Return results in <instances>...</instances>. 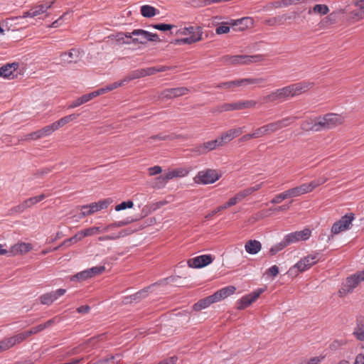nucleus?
Wrapping results in <instances>:
<instances>
[{"instance_id": "nucleus-1", "label": "nucleus", "mask_w": 364, "mask_h": 364, "mask_svg": "<svg viewBox=\"0 0 364 364\" xmlns=\"http://www.w3.org/2000/svg\"><path fill=\"white\" fill-rule=\"evenodd\" d=\"M264 58L262 55H225L222 58V61L227 65H249L254 63H258L264 60Z\"/></svg>"}, {"instance_id": "nucleus-2", "label": "nucleus", "mask_w": 364, "mask_h": 364, "mask_svg": "<svg viewBox=\"0 0 364 364\" xmlns=\"http://www.w3.org/2000/svg\"><path fill=\"white\" fill-rule=\"evenodd\" d=\"M345 121V117L336 113H328L323 117H318V124L320 126V130H329L333 129Z\"/></svg>"}, {"instance_id": "nucleus-3", "label": "nucleus", "mask_w": 364, "mask_h": 364, "mask_svg": "<svg viewBox=\"0 0 364 364\" xmlns=\"http://www.w3.org/2000/svg\"><path fill=\"white\" fill-rule=\"evenodd\" d=\"M188 174V171L185 169H175L165 173L163 175L153 179L151 182L152 188L155 189L164 188L168 181L178 177H183Z\"/></svg>"}, {"instance_id": "nucleus-4", "label": "nucleus", "mask_w": 364, "mask_h": 364, "mask_svg": "<svg viewBox=\"0 0 364 364\" xmlns=\"http://www.w3.org/2000/svg\"><path fill=\"white\" fill-rule=\"evenodd\" d=\"M320 257L321 255L316 252L301 258L289 269L290 274L296 275L299 272L309 269L319 261Z\"/></svg>"}, {"instance_id": "nucleus-5", "label": "nucleus", "mask_w": 364, "mask_h": 364, "mask_svg": "<svg viewBox=\"0 0 364 364\" xmlns=\"http://www.w3.org/2000/svg\"><path fill=\"white\" fill-rule=\"evenodd\" d=\"M127 38H132L133 43L144 44L148 41H159V36L156 33H152L143 29H135L132 33L125 34Z\"/></svg>"}, {"instance_id": "nucleus-6", "label": "nucleus", "mask_w": 364, "mask_h": 364, "mask_svg": "<svg viewBox=\"0 0 364 364\" xmlns=\"http://www.w3.org/2000/svg\"><path fill=\"white\" fill-rule=\"evenodd\" d=\"M363 281H364V269L347 277L342 288L339 291V293L341 294L346 295L352 292L353 289Z\"/></svg>"}, {"instance_id": "nucleus-7", "label": "nucleus", "mask_w": 364, "mask_h": 364, "mask_svg": "<svg viewBox=\"0 0 364 364\" xmlns=\"http://www.w3.org/2000/svg\"><path fill=\"white\" fill-rule=\"evenodd\" d=\"M354 218L355 215L352 213H350L346 214L339 220L335 222L331 230L332 233L331 237H333V235H338L341 232L350 229Z\"/></svg>"}, {"instance_id": "nucleus-8", "label": "nucleus", "mask_w": 364, "mask_h": 364, "mask_svg": "<svg viewBox=\"0 0 364 364\" xmlns=\"http://www.w3.org/2000/svg\"><path fill=\"white\" fill-rule=\"evenodd\" d=\"M290 97H291L287 86H285L271 92L267 95L263 97L262 100L264 103H267L274 102H284L287 100Z\"/></svg>"}, {"instance_id": "nucleus-9", "label": "nucleus", "mask_w": 364, "mask_h": 364, "mask_svg": "<svg viewBox=\"0 0 364 364\" xmlns=\"http://www.w3.org/2000/svg\"><path fill=\"white\" fill-rule=\"evenodd\" d=\"M220 176L216 170L206 169L199 171L195 178V181L198 183L210 184L218 181Z\"/></svg>"}, {"instance_id": "nucleus-10", "label": "nucleus", "mask_w": 364, "mask_h": 364, "mask_svg": "<svg viewBox=\"0 0 364 364\" xmlns=\"http://www.w3.org/2000/svg\"><path fill=\"white\" fill-rule=\"evenodd\" d=\"M311 235V231L309 228L291 232L284 237V243L291 244L299 241H305L310 237Z\"/></svg>"}, {"instance_id": "nucleus-11", "label": "nucleus", "mask_w": 364, "mask_h": 364, "mask_svg": "<svg viewBox=\"0 0 364 364\" xmlns=\"http://www.w3.org/2000/svg\"><path fill=\"white\" fill-rule=\"evenodd\" d=\"M109 204L108 200H101L97 203H92L81 207V216L85 217L93 214L99 210L107 208Z\"/></svg>"}, {"instance_id": "nucleus-12", "label": "nucleus", "mask_w": 364, "mask_h": 364, "mask_svg": "<svg viewBox=\"0 0 364 364\" xmlns=\"http://www.w3.org/2000/svg\"><path fill=\"white\" fill-rule=\"evenodd\" d=\"M314 86L313 82H299L294 84L287 85V88L291 97L298 96L302 93L307 92Z\"/></svg>"}, {"instance_id": "nucleus-13", "label": "nucleus", "mask_w": 364, "mask_h": 364, "mask_svg": "<svg viewBox=\"0 0 364 364\" xmlns=\"http://www.w3.org/2000/svg\"><path fill=\"white\" fill-rule=\"evenodd\" d=\"M264 291V289L262 288L257 289L253 292H251L247 295L242 296L237 301V309L240 310L244 309L252 304L254 301H256L257 298Z\"/></svg>"}, {"instance_id": "nucleus-14", "label": "nucleus", "mask_w": 364, "mask_h": 364, "mask_svg": "<svg viewBox=\"0 0 364 364\" xmlns=\"http://www.w3.org/2000/svg\"><path fill=\"white\" fill-rule=\"evenodd\" d=\"M220 137L215 140L204 142L203 144L195 147L193 152L197 153L198 155L206 154L208 151L215 149L218 146H223Z\"/></svg>"}, {"instance_id": "nucleus-15", "label": "nucleus", "mask_w": 364, "mask_h": 364, "mask_svg": "<svg viewBox=\"0 0 364 364\" xmlns=\"http://www.w3.org/2000/svg\"><path fill=\"white\" fill-rule=\"evenodd\" d=\"M66 292L65 289H58L56 291L48 292L42 294L39 297L41 303L43 305H51L60 296H63Z\"/></svg>"}, {"instance_id": "nucleus-16", "label": "nucleus", "mask_w": 364, "mask_h": 364, "mask_svg": "<svg viewBox=\"0 0 364 364\" xmlns=\"http://www.w3.org/2000/svg\"><path fill=\"white\" fill-rule=\"evenodd\" d=\"M53 2L41 4L32 7L30 10L23 13V18H34L41 14H45L49 9L51 8Z\"/></svg>"}, {"instance_id": "nucleus-17", "label": "nucleus", "mask_w": 364, "mask_h": 364, "mask_svg": "<svg viewBox=\"0 0 364 364\" xmlns=\"http://www.w3.org/2000/svg\"><path fill=\"white\" fill-rule=\"evenodd\" d=\"M213 260L210 255H203L194 258L190 259L188 261V264L190 267L201 268L210 264Z\"/></svg>"}, {"instance_id": "nucleus-18", "label": "nucleus", "mask_w": 364, "mask_h": 364, "mask_svg": "<svg viewBox=\"0 0 364 364\" xmlns=\"http://www.w3.org/2000/svg\"><path fill=\"white\" fill-rule=\"evenodd\" d=\"M188 92V89L185 87L169 88L164 90L159 95L161 99H171L181 97L186 95Z\"/></svg>"}, {"instance_id": "nucleus-19", "label": "nucleus", "mask_w": 364, "mask_h": 364, "mask_svg": "<svg viewBox=\"0 0 364 364\" xmlns=\"http://www.w3.org/2000/svg\"><path fill=\"white\" fill-rule=\"evenodd\" d=\"M230 24L235 27L237 31H242L253 26L254 20L251 17H243L237 20H231Z\"/></svg>"}, {"instance_id": "nucleus-20", "label": "nucleus", "mask_w": 364, "mask_h": 364, "mask_svg": "<svg viewBox=\"0 0 364 364\" xmlns=\"http://www.w3.org/2000/svg\"><path fill=\"white\" fill-rule=\"evenodd\" d=\"M244 128L245 127L232 128L223 133L220 136V139L223 143V145H225L233 139L241 135L243 133Z\"/></svg>"}, {"instance_id": "nucleus-21", "label": "nucleus", "mask_w": 364, "mask_h": 364, "mask_svg": "<svg viewBox=\"0 0 364 364\" xmlns=\"http://www.w3.org/2000/svg\"><path fill=\"white\" fill-rule=\"evenodd\" d=\"M18 68V63H16L6 64L0 68V76L4 78L13 79L17 75Z\"/></svg>"}, {"instance_id": "nucleus-22", "label": "nucleus", "mask_w": 364, "mask_h": 364, "mask_svg": "<svg viewBox=\"0 0 364 364\" xmlns=\"http://www.w3.org/2000/svg\"><path fill=\"white\" fill-rule=\"evenodd\" d=\"M80 52L75 48L70 49L68 52L60 54V60L64 63H77L80 58Z\"/></svg>"}, {"instance_id": "nucleus-23", "label": "nucleus", "mask_w": 364, "mask_h": 364, "mask_svg": "<svg viewBox=\"0 0 364 364\" xmlns=\"http://www.w3.org/2000/svg\"><path fill=\"white\" fill-rule=\"evenodd\" d=\"M32 249L29 243L21 242L13 245L10 250V255H23L28 252Z\"/></svg>"}, {"instance_id": "nucleus-24", "label": "nucleus", "mask_w": 364, "mask_h": 364, "mask_svg": "<svg viewBox=\"0 0 364 364\" xmlns=\"http://www.w3.org/2000/svg\"><path fill=\"white\" fill-rule=\"evenodd\" d=\"M245 251L250 255L258 253L262 249V244L256 240H248L245 245Z\"/></svg>"}, {"instance_id": "nucleus-25", "label": "nucleus", "mask_w": 364, "mask_h": 364, "mask_svg": "<svg viewBox=\"0 0 364 364\" xmlns=\"http://www.w3.org/2000/svg\"><path fill=\"white\" fill-rule=\"evenodd\" d=\"M217 302V300L214 296V294L209 296L205 299H200L198 302L196 303L193 305V309L195 311H200L203 309L207 308L210 304Z\"/></svg>"}, {"instance_id": "nucleus-26", "label": "nucleus", "mask_w": 364, "mask_h": 364, "mask_svg": "<svg viewBox=\"0 0 364 364\" xmlns=\"http://www.w3.org/2000/svg\"><path fill=\"white\" fill-rule=\"evenodd\" d=\"M301 128L306 132H321L320 126L318 124V117H316L314 120L308 119L304 121L301 124Z\"/></svg>"}, {"instance_id": "nucleus-27", "label": "nucleus", "mask_w": 364, "mask_h": 364, "mask_svg": "<svg viewBox=\"0 0 364 364\" xmlns=\"http://www.w3.org/2000/svg\"><path fill=\"white\" fill-rule=\"evenodd\" d=\"M236 288L234 286H228L216 291L214 294L217 301L225 299L235 292Z\"/></svg>"}, {"instance_id": "nucleus-28", "label": "nucleus", "mask_w": 364, "mask_h": 364, "mask_svg": "<svg viewBox=\"0 0 364 364\" xmlns=\"http://www.w3.org/2000/svg\"><path fill=\"white\" fill-rule=\"evenodd\" d=\"M289 198L298 197L299 196L308 193V190L306 187L305 183L300 186L289 188L287 190Z\"/></svg>"}, {"instance_id": "nucleus-29", "label": "nucleus", "mask_w": 364, "mask_h": 364, "mask_svg": "<svg viewBox=\"0 0 364 364\" xmlns=\"http://www.w3.org/2000/svg\"><path fill=\"white\" fill-rule=\"evenodd\" d=\"M179 33L185 36L190 35V36L197 34L199 35V37L202 38L203 29L200 26H189L180 29Z\"/></svg>"}, {"instance_id": "nucleus-30", "label": "nucleus", "mask_w": 364, "mask_h": 364, "mask_svg": "<svg viewBox=\"0 0 364 364\" xmlns=\"http://www.w3.org/2000/svg\"><path fill=\"white\" fill-rule=\"evenodd\" d=\"M232 110H240V101L232 103H224L215 108V112H223Z\"/></svg>"}, {"instance_id": "nucleus-31", "label": "nucleus", "mask_w": 364, "mask_h": 364, "mask_svg": "<svg viewBox=\"0 0 364 364\" xmlns=\"http://www.w3.org/2000/svg\"><path fill=\"white\" fill-rule=\"evenodd\" d=\"M79 115V114H71L60 119L58 121L53 122L56 130L60 127H62L64 125L68 124L69 122L76 119Z\"/></svg>"}, {"instance_id": "nucleus-32", "label": "nucleus", "mask_w": 364, "mask_h": 364, "mask_svg": "<svg viewBox=\"0 0 364 364\" xmlns=\"http://www.w3.org/2000/svg\"><path fill=\"white\" fill-rule=\"evenodd\" d=\"M267 82V79L264 77H250V78H243L242 84L243 86H247L250 85H257L259 87H264V84Z\"/></svg>"}, {"instance_id": "nucleus-33", "label": "nucleus", "mask_w": 364, "mask_h": 364, "mask_svg": "<svg viewBox=\"0 0 364 364\" xmlns=\"http://www.w3.org/2000/svg\"><path fill=\"white\" fill-rule=\"evenodd\" d=\"M298 119L297 117H287L285 118H283L282 119L275 121L278 129H281L282 128L287 127L289 126L291 124H292L294 122H295Z\"/></svg>"}, {"instance_id": "nucleus-34", "label": "nucleus", "mask_w": 364, "mask_h": 364, "mask_svg": "<svg viewBox=\"0 0 364 364\" xmlns=\"http://www.w3.org/2000/svg\"><path fill=\"white\" fill-rule=\"evenodd\" d=\"M28 208H29L28 205L26 204V201L23 200L22 203H19L18 205L11 208L9 210V214L11 215L20 214V213H23Z\"/></svg>"}, {"instance_id": "nucleus-35", "label": "nucleus", "mask_w": 364, "mask_h": 364, "mask_svg": "<svg viewBox=\"0 0 364 364\" xmlns=\"http://www.w3.org/2000/svg\"><path fill=\"white\" fill-rule=\"evenodd\" d=\"M141 14L143 16L151 18L156 14V9L149 5H144L141 7Z\"/></svg>"}, {"instance_id": "nucleus-36", "label": "nucleus", "mask_w": 364, "mask_h": 364, "mask_svg": "<svg viewBox=\"0 0 364 364\" xmlns=\"http://www.w3.org/2000/svg\"><path fill=\"white\" fill-rule=\"evenodd\" d=\"M203 38L199 37V35L191 36L187 38H183L176 41L177 43L181 44H192L201 41Z\"/></svg>"}, {"instance_id": "nucleus-37", "label": "nucleus", "mask_w": 364, "mask_h": 364, "mask_svg": "<svg viewBox=\"0 0 364 364\" xmlns=\"http://www.w3.org/2000/svg\"><path fill=\"white\" fill-rule=\"evenodd\" d=\"M144 77H145V76L144 75L143 68L139 69V70H134L132 73H130L126 77H124V81H126V82L127 83V82H130L131 80Z\"/></svg>"}, {"instance_id": "nucleus-38", "label": "nucleus", "mask_w": 364, "mask_h": 364, "mask_svg": "<svg viewBox=\"0 0 364 364\" xmlns=\"http://www.w3.org/2000/svg\"><path fill=\"white\" fill-rule=\"evenodd\" d=\"M132 221H133V220H129V218H127L124 220L114 222V223L109 224L106 227L103 228V230H109L115 228H120V227H122V226L129 224Z\"/></svg>"}, {"instance_id": "nucleus-39", "label": "nucleus", "mask_w": 364, "mask_h": 364, "mask_svg": "<svg viewBox=\"0 0 364 364\" xmlns=\"http://www.w3.org/2000/svg\"><path fill=\"white\" fill-rule=\"evenodd\" d=\"M41 138L50 136L53 132L56 131L55 125L52 123L50 125L46 126L41 129H38Z\"/></svg>"}, {"instance_id": "nucleus-40", "label": "nucleus", "mask_w": 364, "mask_h": 364, "mask_svg": "<svg viewBox=\"0 0 364 364\" xmlns=\"http://www.w3.org/2000/svg\"><path fill=\"white\" fill-rule=\"evenodd\" d=\"M314 13L321 16L326 15L329 12V9L325 4H316L313 6Z\"/></svg>"}, {"instance_id": "nucleus-41", "label": "nucleus", "mask_w": 364, "mask_h": 364, "mask_svg": "<svg viewBox=\"0 0 364 364\" xmlns=\"http://www.w3.org/2000/svg\"><path fill=\"white\" fill-rule=\"evenodd\" d=\"M284 21H287V18L284 15H282L267 19L265 23L269 26H274L277 23L282 24Z\"/></svg>"}, {"instance_id": "nucleus-42", "label": "nucleus", "mask_w": 364, "mask_h": 364, "mask_svg": "<svg viewBox=\"0 0 364 364\" xmlns=\"http://www.w3.org/2000/svg\"><path fill=\"white\" fill-rule=\"evenodd\" d=\"M46 196L45 194H41L37 196L29 198L26 200H25L26 204L28 205V208H31L33 205H36V203L41 202L43 199H45Z\"/></svg>"}, {"instance_id": "nucleus-43", "label": "nucleus", "mask_w": 364, "mask_h": 364, "mask_svg": "<svg viewBox=\"0 0 364 364\" xmlns=\"http://www.w3.org/2000/svg\"><path fill=\"white\" fill-rule=\"evenodd\" d=\"M353 334L358 340L361 341H364V323H358Z\"/></svg>"}, {"instance_id": "nucleus-44", "label": "nucleus", "mask_w": 364, "mask_h": 364, "mask_svg": "<svg viewBox=\"0 0 364 364\" xmlns=\"http://www.w3.org/2000/svg\"><path fill=\"white\" fill-rule=\"evenodd\" d=\"M230 22H223L219 26L215 28V33L218 35L225 34L230 32Z\"/></svg>"}, {"instance_id": "nucleus-45", "label": "nucleus", "mask_w": 364, "mask_h": 364, "mask_svg": "<svg viewBox=\"0 0 364 364\" xmlns=\"http://www.w3.org/2000/svg\"><path fill=\"white\" fill-rule=\"evenodd\" d=\"M289 198L287 190L279 194L276 195L272 200L271 203L273 204L280 203L282 200Z\"/></svg>"}, {"instance_id": "nucleus-46", "label": "nucleus", "mask_w": 364, "mask_h": 364, "mask_svg": "<svg viewBox=\"0 0 364 364\" xmlns=\"http://www.w3.org/2000/svg\"><path fill=\"white\" fill-rule=\"evenodd\" d=\"M124 83H127L126 81H124V78L119 82H113L109 85H107L105 87H102L104 92L106 93L107 92L112 91L114 89H117L122 85H124Z\"/></svg>"}, {"instance_id": "nucleus-47", "label": "nucleus", "mask_w": 364, "mask_h": 364, "mask_svg": "<svg viewBox=\"0 0 364 364\" xmlns=\"http://www.w3.org/2000/svg\"><path fill=\"white\" fill-rule=\"evenodd\" d=\"M89 278H90L89 272L87 269H86L74 275L71 280L84 281Z\"/></svg>"}, {"instance_id": "nucleus-48", "label": "nucleus", "mask_w": 364, "mask_h": 364, "mask_svg": "<svg viewBox=\"0 0 364 364\" xmlns=\"http://www.w3.org/2000/svg\"><path fill=\"white\" fill-rule=\"evenodd\" d=\"M336 16L334 14H331L326 17H325L323 19L321 20L320 24L321 26H325L326 25L333 24L336 22Z\"/></svg>"}, {"instance_id": "nucleus-49", "label": "nucleus", "mask_w": 364, "mask_h": 364, "mask_svg": "<svg viewBox=\"0 0 364 364\" xmlns=\"http://www.w3.org/2000/svg\"><path fill=\"white\" fill-rule=\"evenodd\" d=\"M120 360L121 355L117 354L115 355H112L109 358L102 360L101 361V364H118Z\"/></svg>"}, {"instance_id": "nucleus-50", "label": "nucleus", "mask_w": 364, "mask_h": 364, "mask_svg": "<svg viewBox=\"0 0 364 364\" xmlns=\"http://www.w3.org/2000/svg\"><path fill=\"white\" fill-rule=\"evenodd\" d=\"M350 18L355 20H359L364 18V7H362L361 9L356 8L355 10L352 11L350 13Z\"/></svg>"}, {"instance_id": "nucleus-51", "label": "nucleus", "mask_w": 364, "mask_h": 364, "mask_svg": "<svg viewBox=\"0 0 364 364\" xmlns=\"http://www.w3.org/2000/svg\"><path fill=\"white\" fill-rule=\"evenodd\" d=\"M257 103L255 100L240 101V109L254 108L256 107Z\"/></svg>"}, {"instance_id": "nucleus-52", "label": "nucleus", "mask_w": 364, "mask_h": 364, "mask_svg": "<svg viewBox=\"0 0 364 364\" xmlns=\"http://www.w3.org/2000/svg\"><path fill=\"white\" fill-rule=\"evenodd\" d=\"M87 270L89 272V274L91 278L95 275L102 273L105 270V266H97V267H93L90 269H88Z\"/></svg>"}, {"instance_id": "nucleus-53", "label": "nucleus", "mask_w": 364, "mask_h": 364, "mask_svg": "<svg viewBox=\"0 0 364 364\" xmlns=\"http://www.w3.org/2000/svg\"><path fill=\"white\" fill-rule=\"evenodd\" d=\"M39 139H41V136L40 135V132L38 130L31 132L30 134H28L25 136H23L21 138V140L23 141H30V140H38Z\"/></svg>"}, {"instance_id": "nucleus-54", "label": "nucleus", "mask_w": 364, "mask_h": 364, "mask_svg": "<svg viewBox=\"0 0 364 364\" xmlns=\"http://www.w3.org/2000/svg\"><path fill=\"white\" fill-rule=\"evenodd\" d=\"M225 85V90H232L235 87H242L243 86L242 79L226 82Z\"/></svg>"}, {"instance_id": "nucleus-55", "label": "nucleus", "mask_w": 364, "mask_h": 364, "mask_svg": "<svg viewBox=\"0 0 364 364\" xmlns=\"http://www.w3.org/2000/svg\"><path fill=\"white\" fill-rule=\"evenodd\" d=\"M264 127L267 135L279 131L275 122L267 124L264 125Z\"/></svg>"}, {"instance_id": "nucleus-56", "label": "nucleus", "mask_w": 364, "mask_h": 364, "mask_svg": "<svg viewBox=\"0 0 364 364\" xmlns=\"http://www.w3.org/2000/svg\"><path fill=\"white\" fill-rule=\"evenodd\" d=\"M133 206L134 203L132 200L124 201L115 206V210L120 211L126 208H132Z\"/></svg>"}, {"instance_id": "nucleus-57", "label": "nucleus", "mask_w": 364, "mask_h": 364, "mask_svg": "<svg viewBox=\"0 0 364 364\" xmlns=\"http://www.w3.org/2000/svg\"><path fill=\"white\" fill-rule=\"evenodd\" d=\"M28 337H29V335H28V333L27 331H24V332H22V333H20L13 336L14 339L15 340L16 344V343H20L23 342V341H25Z\"/></svg>"}, {"instance_id": "nucleus-58", "label": "nucleus", "mask_w": 364, "mask_h": 364, "mask_svg": "<svg viewBox=\"0 0 364 364\" xmlns=\"http://www.w3.org/2000/svg\"><path fill=\"white\" fill-rule=\"evenodd\" d=\"M1 341L2 342V344L4 345L6 350L16 345L15 340L14 339L13 336L4 338Z\"/></svg>"}, {"instance_id": "nucleus-59", "label": "nucleus", "mask_w": 364, "mask_h": 364, "mask_svg": "<svg viewBox=\"0 0 364 364\" xmlns=\"http://www.w3.org/2000/svg\"><path fill=\"white\" fill-rule=\"evenodd\" d=\"M252 134L253 139L260 138L267 135L264 125L254 130Z\"/></svg>"}, {"instance_id": "nucleus-60", "label": "nucleus", "mask_w": 364, "mask_h": 364, "mask_svg": "<svg viewBox=\"0 0 364 364\" xmlns=\"http://www.w3.org/2000/svg\"><path fill=\"white\" fill-rule=\"evenodd\" d=\"M82 233L80 231H79L78 232H77L73 237L69 238V239H67L65 240H64L63 242V245H66L67 242H73V243H75L80 240H81L82 239Z\"/></svg>"}, {"instance_id": "nucleus-61", "label": "nucleus", "mask_w": 364, "mask_h": 364, "mask_svg": "<svg viewBox=\"0 0 364 364\" xmlns=\"http://www.w3.org/2000/svg\"><path fill=\"white\" fill-rule=\"evenodd\" d=\"M152 27L159 31H166L171 30L173 27H174V26L166 23H158L152 25Z\"/></svg>"}, {"instance_id": "nucleus-62", "label": "nucleus", "mask_w": 364, "mask_h": 364, "mask_svg": "<svg viewBox=\"0 0 364 364\" xmlns=\"http://www.w3.org/2000/svg\"><path fill=\"white\" fill-rule=\"evenodd\" d=\"M149 176H155L162 172V168L159 166H154L148 169Z\"/></svg>"}, {"instance_id": "nucleus-63", "label": "nucleus", "mask_w": 364, "mask_h": 364, "mask_svg": "<svg viewBox=\"0 0 364 364\" xmlns=\"http://www.w3.org/2000/svg\"><path fill=\"white\" fill-rule=\"evenodd\" d=\"M250 196L247 194V191L246 189H244L240 192H238L235 196V198L237 200V202L242 201L244 198H245L247 196Z\"/></svg>"}, {"instance_id": "nucleus-64", "label": "nucleus", "mask_w": 364, "mask_h": 364, "mask_svg": "<svg viewBox=\"0 0 364 364\" xmlns=\"http://www.w3.org/2000/svg\"><path fill=\"white\" fill-rule=\"evenodd\" d=\"M323 359V355L313 357L309 360L307 364H320Z\"/></svg>"}]
</instances>
